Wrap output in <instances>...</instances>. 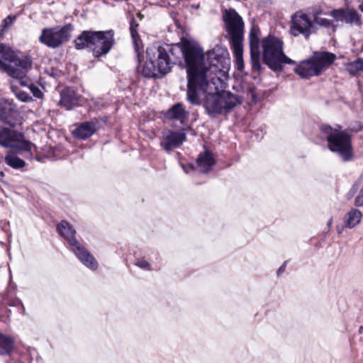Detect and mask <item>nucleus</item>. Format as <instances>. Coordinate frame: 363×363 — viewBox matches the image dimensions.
<instances>
[{"mask_svg":"<svg viewBox=\"0 0 363 363\" xmlns=\"http://www.w3.org/2000/svg\"><path fill=\"white\" fill-rule=\"evenodd\" d=\"M174 48L171 57L177 62L182 53L186 67L187 96L186 99L193 105L200 104V94L206 92L211 82L216 86L222 84L230 69V58L227 50L222 46H216L207 52V62L204 61L203 49L195 42L182 38L179 45L172 46Z\"/></svg>","mask_w":363,"mask_h":363,"instance_id":"obj_1","label":"nucleus"},{"mask_svg":"<svg viewBox=\"0 0 363 363\" xmlns=\"http://www.w3.org/2000/svg\"><path fill=\"white\" fill-rule=\"evenodd\" d=\"M360 129L361 126L359 125L344 130L338 125L332 127L327 124H322L320 126V131L328 142V149L343 162H350L353 160L352 135L350 132H357Z\"/></svg>","mask_w":363,"mask_h":363,"instance_id":"obj_2","label":"nucleus"},{"mask_svg":"<svg viewBox=\"0 0 363 363\" xmlns=\"http://www.w3.org/2000/svg\"><path fill=\"white\" fill-rule=\"evenodd\" d=\"M174 50L170 45L147 48V60L143 66L142 74L146 78H156L169 72L171 65L176 64L170 56V53L174 55Z\"/></svg>","mask_w":363,"mask_h":363,"instance_id":"obj_3","label":"nucleus"},{"mask_svg":"<svg viewBox=\"0 0 363 363\" xmlns=\"http://www.w3.org/2000/svg\"><path fill=\"white\" fill-rule=\"evenodd\" d=\"M28 56L17 57L10 48L0 44V69L15 79H23L31 67Z\"/></svg>","mask_w":363,"mask_h":363,"instance_id":"obj_4","label":"nucleus"},{"mask_svg":"<svg viewBox=\"0 0 363 363\" xmlns=\"http://www.w3.org/2000/svg\"><path fill=\"white\" fill-rule=\"evenodd\" d=\"M57 230L59 234L68 242L72 252L86 267L91 269H96L98 263L95 258L75 238L77 233L74 227L67 220H62L57 225Z\"/></svg>","mask_w":363,"mask_h":363,"instance_id":"obj_5","label":"nucleus"},{"mask_svg":"<svg viewBox=\"0 0 363 363\" xmlns=\"http://www.w3.org/2000/svg\"><path fill=\"white\" fill-rule=\"evenodd\" d=\"M263 62L274 72L281 71L283 64H294L283 52V43L279 38L268 36L262 39Z\"/></svg>","mask_w":363,"mask_h":363,"instance_id":"obj_6","label":"nucleus"},{"mask_svg":"<svg viewBox=\"0 0 363 363\" xmlns=\"http://www.w3.org/2000/svg\"><path fill=\"white\" fill-rule=\"evenodd\" d=\"M336 59L335 54L329 52H314L313 55L301 61L294 68V72L302 78L318 76L323 69L332 65Z\"/></svg>","mask_w":363,"mask_h":363,"instance_id":"obj_7","label":"nucleus"},{"mask_svg":"<svg viewBox=\"0 0 363 363\" xmlns=\"http://www.w3.org/2000/svg\"><path fill=\"white\" fill-rule=\"evenodd\" d=\"M223 19L230 37L231 45L243 43L244 22L242 17L235 9H229L225 11Z\"/></svg>","mask_w":363,"mask_h":363,"instance_id":"obj_8","label":"nucleus"},{"mask_svg":"<svg viewBox=\"0 0 363 363\" xmlns=\"http://www.w3.org/2000/svg\"><path fill=\"white\" fill-rule=\"evenodd\" d=\"M73 30L72 24H66L62 27L43 28L39 37V41L50 48H56L67 41Z\"/></svg>","mask_w":363,"mask_h":363,"instance_id":"obj_9","label":"nucleus"},{"mask_svg":"<svg viewBox=\"0 0 363 363\" xmlns=\"http://www.w3.org/2000/svg\"><path fill=\"white\" fill-rule=\"evenodd\" d=\"M0 145L26 152L35 148L33 143L25 140L23 133L7 128H0Z\"/></svg>","mask_w":363,"mask_h":363,"instance_id":"obj_10","label":"nucleus"},{"mask_svg":"<svg viewBox=\"0 0 363 363\" xmlns=\"http://www.w3.org/2000/svg\"><path fill=\"white\" fill-rule=\"evenodd\" d=\"M317 27L313 23L307 14H294L292 17L291 25V33L294 36L303 35L306 39L311 34L315 33Z\"/></svg>","mask_w":363,"mask_h":363,"instance_id":"obj_11","label":"nucleus"},{"mask_svg":"<svg viewBox=\"0 0 363 363\" xmlns=\"http://www.w3.org/2000/svg\"><path fill=\"white\" fill-rule=\"evenodd\" d=\"M113 30L96 31L93 47V55L96 57L106 55L115 43Z\"/></svg>","mask_w":363,"mask_h":363,"instance_id":"obj_12","label":"nucleus"},{"mask_svg":"<svg viewBox=\"0 0 363 363\" xmlns=\"http://www.w3.org/2000/svg\"><path fill=\"white\" fill-rule=\"evenodd\" d=\"M185 140V133L166 129L162 131L160 145L164 150L169 152L180 147Z\"/></svg>","mask_w":363,"mask_h":363,"instance_id":"obj_13","label":"nucleus"},{"mask_svg":"<svg viewBox=\"0 0 363 363\" xmlns=\"http://www.w3.org/2000/svg\"><path fill=\"white\" fill-rule=\"evenodd\" d=\"M0 121L11 127L20 123L17 111L4 99L0 100Z\"/></svg>","mask_w":363,"mask_h":363,"instance_id":"obj_14","label":"nucleus"},{"mask_svg":"<svg viewBox=\"0 0 363 363\" xmlns=\"http://www.w3.org/2000/svg\"><path fill=\"white\" fill-rule=\"evenodd\" d=\"M219 91L216 93H207L203 101V106L211 118H216L221 115V106L220 102Z\"/></svg>","mask_w":363,"mask_h":363,"instance_id":"obj_15","label":"nucleus"},{"mask_svg":"<svg viewBox=\"0 0 363 363\" xmlns=\"http://www.w3.org/2000/svg\"><path fill=\"white\" fill-rule=\"evenodd\" d=\"M100 128L101 124L98 120L83 122L72 130V135L77 139L86 140L94 135Z\"/></svg>","mask_w":363,"mask_h":363,"instance_id":"obj_16","label":"nucleus"},{"mask_svg":"<svg viewBox=\"0 0 363 363\" xmlns=\"http://www.w3.org/2000/svg\"><path fill=\"white\" fill-rule=\"evenodd\" d=\"M221 115L229 113L236 106L242 103V98L229 91H219Z\"/></svg>","mask_w":363,"mask_h":363,"instance_id":"obj_17","label":"nucleus"},{"mask_svg":"<svg viewBox=\"0 0 363 363\" xmlns=\"http://www.w3.org/2000/svg\"><path fill=\"white\" fill-rule=\"evenodd\" d=\"M81 95L73 87H65L60 91L59 104L70 110L79 104Z\"/></svg>","mask_w":363,"mask_h":363,"instance_id":"obj_18","label":"nucleus"},{"mask_svg":"<svg viewBox=\"0 0 363 363\" xmlns=\"http://www.w3.org/2000/svg\"><path fill=\"white\" fill-rule=\"evenodd\" d=\"M189 112L186 110L182 103L178 102L172 106L164 113V116L169 120L179 121L184 124L189 118Z\"/></svg>","mask_w":363,"mask_h":363,"instance_id":"obj_19","label":"nucleus"},{"mask_svg":"<svg viewBox=\"0 0 363 363\" xmlns=\"http://www.w3.org/2000/svg\"><path fill=\"white\" fill-rule=\"evenodd\" d=\"M332 16L337 21H345V23L359 26L361 24L360 17L354 9H335L330 12Z\"/></svg>","mask_w":363,"mask_h":363,"instance_id":"obj_20","label":"nucleus"},{"mask_svg":"<svg viewBox=\"0 0 363 363\" xmlns=\"http://www.w3.org/2000/svg\"><path fill=\"white\" fill-rule=\"evenodd\" d=\"M96 31L84 30L74 40L77 49L89 48L93 50Z\"/></svg>","mask_w":363,"mask_h":363,"instance_id":"obj_21","label":"nucleus"},{"mask_svg":"<svg viewBox=\"0 0 363 363\" xmlns=\"http://www.w3.org/2000/svg\"><path fill=\"white\" fill-rule=\"evenodd\" d=\"M196 164L200 172L207 173L211 171L215 164V160L210 152L206 151L199 155Z\"/></svg>","mask_w":363,"mask_h":363,"instance_id":"obj_22","label":"nucleus"},{"mask_svg":"<svg viewBox=\"0 0 363 363\" xmlns=\"http://www.w3.org/2000/svg\"><path fill=\"white\" fill-rule=\"evenodd\" d=\"M362 217V212L357 209L352 208L347 213V219L345 222V226L347 228H353L356 227L361 221Z\"/></svg>","mask_w":363,"mask_h":363,"instance_id":"obj_23","label":"nucleus"},{"mask_svg":"<svg viewBox=\"0 0 363 363\" xmlns=\"http://www.w3.org/2000/svg\"><path fill=\"white\" fill-rule=\"evenodd\" d=\"M14 340L10 336L0 333V354H8L13 350Z\"/></svg>","mask_w":363,"mask_h":363,"instance_id":"obj_24","label":"nucleus"},{"mask_svg":"<svg viewBox=\"0 0 363 363\" xmlns=\"http://www.w3.org/2000/svg\"><path fill=\"white\" fill-rule=\"evenodd\" d=\"M4 162L7 165L16 169L23 168L26 166L25 161L19 158L12 152H9L6 155Z\"/></svg>","mask_w":363,"mask_h":363,"instance_id":"obj_25","label":"nucleus"},{"mask_svg":"<svg viewBox=\"0 0 363 363\" xmlns=\"http://www.w3.org/2000/svg\"><path fill=\"white\" fill-rule=\"evenodd\" d=\"M233 51V55L235 57L237 69L242 71L244 68L243 60V43L231 45Z\"/></svg>","mask_w":363,"mask_h":363,"instance_id":"obj_26","label":"nucleus"},{"mask_svg":"<svg viewBox=\"0 0 363 363\" xmlns=\"http://www.w3.org/2000/svg\"><path fill=\"white\" fill-rule=\"evenodd\" d=\"M250 49L251 52H259V39L257 30L251 29L249 36Z\"/></svg>","mask_w":363,"mask_h":363,"instance_id":"obj_27","label":"nucleus"},{"mask_svg":"<svg viewBox=\"0 0 363 363\" xmlns=\"http://www.w3.org/2000/svg\"><path fill=\"white\" fill-rule=\"evenodd\" d=\"M322 13V11H316L313 13V23L316 26V25L324 27L325 28H330L333 27V23L331 20H329L325 18H322L320 15Z\"/></svg>","mask_w":363,"mask_h":363,"instance_id":"obj_28","label":"nucleus"},{"mask_svg":"<svg viewBox=\"0 0 363 363\" xmlns=\"http://www.w3.org/2000/svg\"><path fill=\"white\" fill-rule=\"evenodd\" d=\"M347 70L350 74L354 76L357 72L363 71V59L358 58L357 60L351 62L347 65Z\"/></svg>","mask_w":363,"mask_h":363,"instance_id":"obj_29","label":"nucleus"},{"mask_svg":"<svg viewBox=\"0 0 363 363\" xmlns=\"http://www.w3.org/2000/svg\"><path fill=\"white\" fill-rule=\"evenodd\" d=\"M138 24L136 23L134 18L131 19L130 22V31L131 34V37L133 39V42L135 45V48L137 52L138 48V41H139V35L138 33Z\"/></svg>","mask_w":363,"mask_h":363,"instance_id":"obj_30","label":"nucleus"},{"mask_svg":"<svg viewBox=\"0 0 363 363\" xmlns=\"http://www.w3.org/2000/svg\"><path fill=\"white\" fill-rule=\"evenodd\" d=\"M251 65L253 72L259 74L262 70V65L260 62V52H251Z\"/></svg>","mask_w":363,"mask_h":363,"instance_id":"obj_31","label":"nucleus"},{"mask_svg":"<svg viewBox=\"0 0 363 363\" xmlns=\"http://www.w3.org/2000/svg\"><path fill=\"white\" fill-rule=\"evenodd\" d=\"M135 264V266L138 267L141 269L149 271V272L152 271L151 264L144 257L138 258L136 260Z\"/></svg>","mask_w":363,"mask_h":363,"instance_id":"obj_32","label":"nucleus"},{"mask_svg":"<svg viewBox=\"0 0 363 363\" xmlns=\"http://www.w3.org/2000/svg\"><path fill=\"white\" fill-rule=\"evenodd\" d=\"M15 94L16 97L23 102H28L32 100V97L26 91L22 90H16Z\"/></svg>","mask_w":363,"mask_h":363,"instance_id":"obj_33","label":"nucleus"},{"mask_svg":"<svg viewBox=\"0 0 363 363\" xmlns=\"http://www.w3.org/2000/svg\"><path fill=\"white\" fill-rule=\"evenodd\" d=\"M28 89L33 94V96L37 99H42L43 96V91L39 89V87L33 84H31Z\"/></svg>","mask_w":363,"mask_h":363,"instance_id":"obj_34","label":"nucleus"},{"mask_svg":"<svg viewBox=\"0 0 363 363\" xmlns=\"http://www.w3.org/2000/svg\"><path fill=\"white\" fill-rule=\"evenodd\" d=\"M286 265H287V261H284V263L280 266V267L278 269V270L277 272V274L278 277L284 272Z\"/></svg>","mask_w":363,"mask_h":363,"instance_id":"obj_35","label":"nucleus"},{"mask_svg":"<svg viewBox=\"0 0 363 363\" xmlns=\"http://www.w3.org/2000/svg\"><path fill=\"white\" fill-rule=\"evenodd\" d=\"M359 182H356L352 185V188H351V190H350V191H352V194H354L357 191V189H358V187H359Z\"/></svg>","mask_w":363,"mask_h":363,"instance_id":"obj_36","label":"nucleus"},{"mask_svg":"<svg viewBox=\"0 0 363 363\" xmlns=\"http://www.w3.org/2000/svg\"><path fill=\"white\" fill-rule=\"evenodd\" d=\"M345 228H347V226H345V223H344V225H341V226H337V232L338 234H341L344 229Z\"/></svg>","mask_w":363,"mask_h":363,"instance_id":"obj_37","label":"nucleus"},{"mask_svg":"<svg viewBox=\"0 0 363 363\" xmlns=\"http://www.w3.org/2000/svg\"><path fill=\"white\" fill-rule=\"evenodd\" d=\"M3 22L7 26L12 23V19L10 16H8L4 20Z\"/></svg>","mask_w":363,"mask_h":363,"instance_id":"obj_38","label":"nucleus"},{"mask_svg":"<svg viewBox=\"0 0 363 363\" xmlns=\"http://www.w3.org/2000/svg\"><path fill=\"white\" fill-rule=\"evenodd\" d=\"M332 224H333V218H330L329 219V220L328 221L327 223V225L328 226V228H330L331 226H332Z\"/></svg>","mask_w":363,"mask_h":363,"instance_id":"obj_39","label":"nucleus"},{"mask_svg":"<svg viewBox=\"0 0 363 363\" xmlns=\"http://www.w3.org/2000/svg\"><path fill=\"white\" fill-rule=\"evenodd\" d=\"M359 333H363V326H360L359 327Z\"/></svg>","mask_w":363,"mask_h":363,"instance_id":"obj_40","label":"nucleus"},{"mask_svg":"<svg viewBox=\"0 0 363 363\" xmlns=\"http://www.w3.org/2000/svg\"><path fill=\"white\" fill-rule=\"evenodd\" d=\"M359 9L363 12V5L359 6Z\"/></svg>","mask_w":363,"mask_h":363,"instance_id":"obj_41","label":"nucleus"},{"mask_svg":"<svg viewBox=\"0 0 363 363\" xmlns=\"http://www.w3.org/2000/svg\"><path fill=\"white\" fill-rule=\"evenodd\" d=\"M0 174H1V176H4V172H1Z\"/></svg>","mask_w":363,"mask_h":363,"instance_id":"obj_42","label":"nucleus"},{"mask_svg":"<svg viewBox=\"0 0 363 363\" xmlns=\"http://www.w3.org/2000/svg\"><path fill=\"white\" fill-rule=\"evenodd\" d=\"M183 169L184 170V172H187L186 169H185V168L183 167Z\"/></svg>","mask_w":363,"mask_h":363,"instance_id":"obj_43","label":"nucleus"}]
</instances>
